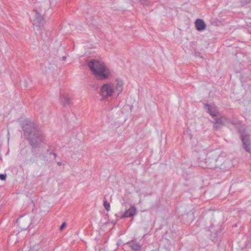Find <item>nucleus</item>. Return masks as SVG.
I'll return each instance as SVG.
<instances>
[{
    "label": "nucleus",
    "mask_w": 251,
    "mask_h": 251,
    "mask_svg": "<svg viewBox=\"0 0 251 251\" xmlns=\"http://www.w3.org/2000/svg\"><path fill=\"white\" fill-rule=\"evenodd\" d=\"M23 130L27 134V139L30 145L36 148L42 142L43 133L37 126L31 124L27 119L22 122Z\"/></svg>",
    "instance_id": "1"
},
{
    "label": "nucleus",
    "mask_w": 251,
    "mask_h": 251,
    "mask_svg": "<svg viewBox=\"0 0 251 251\" xmlns=\"http://www.w3.org/2000/svg\"><path fill=\"white\" fill-rule=\"evenodd\" d=\"M124 82L122 80L116 79L114 82L104 83L100 88V95L102 100L117 97L123 90Z\"/></svg>",
    "instance_id": "2"
},
{
    "label": "nucleus",
    "mask_w": 251,
    "mask_h": 251,
    "mask_svg": "<svg viewBox=\"0 0 251 251\" xmlns=\"http://www.w3.org/2000/svg\"><path fill=\"white\" fill-rule=\"evenodd\" d=\"M88 67L95 77L100 80L108 79L112 72L105 63L101 61L93 59L88 63Z\"/></svg>",
    "instance_id": "3"
},
{
    "label": "nucleus",
    "mask_w": 251,
    "mask_h": 251,
    "mask_svg": "<svg viewBox=\"0 0 251 251\" xmlns=\"http://www.w3.org/2000/svg\"><path fill=\"white\" fill-rule=\"evenodd\" d=\"M205 160L206 167L209 169H215L220 167L221 170H225V158L221 155L219 151L216 150L208 153Z\"/></svg>",
    "instance_id": "4"
},
{
    "label": "nucleus",
    "mask_w": 251,
    "mask_h": 251,
    "mask_svg": "<svg viewBox=\"0 0 251 251\" xmlns=\"http://www.w3.org/2000/svg\"><path fill=\"white\" fill-rule=\"evenodd\" d=\"M239 131L240 133L241 138L243 143L244 149L248 152L251 151V141L249 139V135L246 134L244 126H240Z\"/></svg>",
    "instance_id": "5"
},
{
    "label": "nucleus",
    "mask_w": 251,
    "mask_h": 251,
    "mask_svg": "<svg viewBox=\"0 0 251 251\" xmlns=\"http://www.w3.org/2000/svg\"><path fill=\"white\" fill-rule=\"evenodd\" d=\"M226 121V118L223 116H217L214 118V121L212 122L213 123V128L217 130L220 129L224 125Z\"/></svg>",
    "instance_id": "6"
},
{
    "label": "nucleus",
    "mask_w": 251,
    "mask_h": 251,
    "mask_svg": "<svg viewBox=\"0 0 251 251\" xmlns=\"http://www.w3.org/2000/svg\"><path fill=\"white\" fill-rule=\"evenodd\" d=\"M204 106L207 112L212 117L215 118L219 115V110L214 104H204Z\"/></svg>",
    "instance_id": "7"
},
{
    "label": "nucleus",
    "mask_w": 251,
    "mask_h": 251,
    "mask_svg": "<svg viewBox=\"0 0 251 251\" xmlns=\"http://www.w3.org/2000/svg\"><path fill=\"white\" fill-rule=\"evenodd\" d=\"M35 20L34 21L33 25L40 27L44 25L45 22L44 19L42 15L39 13V11L38 10L35 9Z\"/></svg>",
    "instance_id": "8"
},
{
    "label": "nucleus",
    "mask_w": 251,
    "mask_h": 251,
    "mask_svg": "<svg viewBox=\"0 0 251 251\" xmlns=\"http://www.w3.org/2000/svg\"><path fill=\"white\" fill-rule=\"evenodd\" d=\"M136 214V208L135 206H131L128 209L125 211L124 214L121 216V218L132 217Z\"/></svg>",
    "instance_id": "9"
},
{
    "label": "nucleus",
    "mask_w": 251,
    "mask_h": 251,
    "mask_svg": "<svg viewBox=\"0 0 251 251\" xmlns=\"http://www.w3.org/2000/svg\"><path fill=\"white\" fill-rule=\"evenodd\" d=\"M129 247L134 251H139L141 250V246L135 241H131L125 244V248Z\"/></svg>",
    "instance_id": "10"
},
{
    "label": "nucleus",
    "mask_w": 251,
    "mask_h": 251,
    "mask_svg": "<svg viewBox=\"0 0 251 251\" xmlns=\"http://www.w3.org/2000/svg\"><path fill=\"white\" fill-rule=\"evenodd\" d=\"M195 25L198 31H202L205 29L206 25L204 22L201 19H197L195 21Z\"/></svg>",
    "instance_id": "11"
},
{
    "label": "nucleus",
    "mask_w": 251,
    "mask_h": 251,
    "mask_svg": "<svg viewBox=\"0 0 251 251\" xmlns=\"http://www.w3.org/2000/svg\"><path fill=\"white\" fill-rule=\"evenodd\" d=\"M61 100L64 106H66L67 105H69L70 103V100L67 96L62 95L61 97Z\"/></svg>",
    "instance_id": "12"
},
{
    "label": "nucleus",
    "mask_w": 251,
    "mask_h": 251,
    "mask_svg": "<svg viewBox=\"0 0 251 251\" xmlns=\"http://www.w3.org/2000/svg\"><path fill=\"white\" fill-rule=\"evenodd\" d=\"M103 206L105 209L107 211H109L110 210V205L109 203H108L107 201H104L103 202Z\"/></svg>",
    "instance_id": "13"
},
{
    "label": "nucleus",
    "mask_w": 251,
    "mask_h": 251,
    "mask_svg": "<svg viewBox=\"0 0 251 251\" xmlns=\"http://www.w3.org/2000/svg\"><path fill=\"white\" fill-rule=\"evenodd\" d=\"M6 177V175L5 174H0V179L1 180H5Z\"/></svg>",
    "instance_id": "14"
},
{
    "label": "nucleus",
    "mask_w": 251,
    "mask_h": 251,
    "mask_svg": "<svg viewBox=\"0 0 251 251\" xmlns=\"http://www.w3.org/2000/svg\"><path fill=\"white\" fill-rule=\"evenodd\" d=\"M67 224L65 222H64L60 227V230H62L63 228L66 226Z\"/></svg>",
    "instance_id": "15"
},
{
    "label": "nucleus",
    "mask_w": 251,
    "mask_h": 251,
    "mask_svg": "<svg viewBox=\"0 0 251 251\" xmlns=\"http://www.w3.org/2000/svg\"><path fill=\"white\" fill-rule=\"evenodd\" d=\"M140 1L143 4L145 5H147L148 3V0H140Z\"/></svg>",
    "instance_id": "16"
},
{
    "label": "nucleus",
    "mask_w": 251,
    "mask_h": 251,
    "mask_svg": "<svg viewBox=\"0 0 251 251\" xmlns=\"http://www.w3.org/2000/svg\"><path fill=\"white\" fill-rule=\"evenodd\" d=\"M62 59L63 61H65L66 59V57L65 56H63Z\"/></svg>",
    "instance_id": "17"
},
{
    "label": "nucleus",
    "mask_w": 251,
    "mask_h": 251,
    "mask_svg": "<svg viewBox=\"0 0 251 251\" xmlns=\"http://www.w3.org/2000/svg\"><path fill=\"white\" fill-rule=\"evenodd\" d=\"M57 164H58V165L60 166L61 165V163L60 162H57Z\"/></svg>",
    "instance_id": "18"
},
{
    "label": "nucleus",
    "mask_w": 251,
    "mask_h": 251,
    "mask_svg": "<svg viewBox=\"0 0 251 251\" xmlns=\"http://www.w3.org/2000/svg\"><path fill=\"white\" fill-rule=\"evenodd\" d=\"M52 154H53L54 156L55 157H56V154H55V153H53Z\"/></svg>",
    "instance_id": "19"
},
{
    "label": "nucleus",
    "mask_w": 251,
    "mask_h": 251,
    "mask_svg": "<svg viewBox=\"0 0 251 251\" xmlns=\"http://www.w3.org/2000/svg\"><path fill=\"white\" fill-rule=\"evenodd\" d=\"M28 251H33V250L31 249Z\"/></svg>",
    "instance_id": "20"
},
{
    "label": "nucleus",
    "mask_w": 251,
    "mask_h": 251,
    "mask_svg": "<svg viewBox=\"0 0 251 251\" xmlns=\"http://www.w3.org/2000/svg\"><path fill=\"white\" fill-rule=\"evenodd\" d=\"M47 65H48V66L50 65V64L49 63H48V62L47 63Z\"/></svg>",
    "instance_id": "21"
},
{
    "label": "nucleus",
    "mask_w": 251,
    "mask_h": 251,
    "mask_svg": "<svg viewBox=\"0 0 251 251\" xmlns=\"http://www.w3.org/2000/svg\"><path fill=\"white\" fill-rule=\"evenodd\" d=\"M231 123H232V124H233V125H235V123H232V122H231Z\"/></svg>",
    "instance_id": "22"
}]
</instances>
